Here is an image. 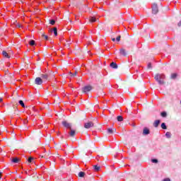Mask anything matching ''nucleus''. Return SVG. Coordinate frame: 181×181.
<instances>
[{
    "label": "nucleus",
    "mask_w": 181,
    "mask_h": 181,
    "mask_svg": "<svg viewBox=\"0 0 181 181\" xmlns=\"http://www.w3.org/2000/svg\"><path fill=\"white\" fill-rule=\"evenodd\" d=\"M154 78L160 86H163V84H165V81H163L165 78V74H157L155 75Z\"/></svg>",
    "instance_id": "1"
},
{
    "label": "nucleus",
    "mask_w": 181,
    "mask_h": 181,
    "mask_svg": "<svg viewBox=\"0 0 181 181\" xmlns=\"http://www.w3.org/2000/svg\"><path fill=\"white\" fill-rule=\"evenodd\" d=\"M158 12H159V8H158V4L154 3L152 5V13H153V15H156V13H158Z\"/></svg>",
    "instance_id": "2"
},
{
    "label": "nucleus",
    "mask_w": 181,
    "mask_h": 181,
    "mask_svg": "<svg viewBox=\"0 0 181 181\" xmlns=\"http://www.w3.org/2000/svg\"><path fill=\"white\" fill-rule=\"evenodd\" d=\"M93 90V86H86L82 88L83 93H85V94H87V93H90V90Z\"/></svg>",
    "instance_id": "3"
},
{
    "label": "nucleus",
    "mask_w": 181,
    "mask_h": 181,
    "mask_svg": "<svg viewBox=\"0 0 181 181\" xmlns=\"http://www.w3.org/2000/svg\"><path fill=\"white\" fill-rule=\"evenodd\" d=\"M62 125L65 128H67L68 129H71V123H69L66 121H63L62 122Z\"/></svg>",
    "instance_id": "4"
},
{
    "label": "nucleus",
    "mask_w": 181,
    "mask_h": 181,
    "mask_svg": "<svg viewBox=\"0 0 181 181\" xmlns=\"http://www.w3.org/2000/svg\"><path fill=\"white\" fill-rule=\"evenodd\" d=\"M84 127H85V128H86V129L93 128V127H94V123H93L92 122H88L85 123Z\"/></svg>",
    "instance_id": "5"
},
{
    "label": "nucleus",
    "mask_w": 181,
    "mask_h": 181,
    "mask_svg": "<svg viewBox=\"0 0 181 181\" xmlns=\"http://www.w3.org/2000/svg\"><path fill=\"white\" fill-rule=\"evenodd\" d=\"M35 83L37 86H40V85H42L43 83V80H42V78L37 77V78H35Z\"/></svg>",
    "instance_id": "6"
},
{
    "label": "nucleus",
    "mask_w": 181,
    "mask_h": 181,
    "mask_svg": "<svg viewBox=\"0 0 181 181\" xmlns=\"http://www.w3.org/2000/svg\"><path fill=\"white\" fill-rule=\"evenodd\" d=\"M149 134H151L149 129H148V127H144L143 129V135H149Z\"/></svg>",
    "instance_id": "7"
},
{
    "label": "nucleus",
    "mask_w": 181,
    "mask_h": 181,
    "mask_svg": "<svg viewBox=\"0 0 181 181\" xmlns=\"http://www.w3.org/2000/svg\"><path fill=\"white\" fill-rule=\"evenodd\" d=\"M159 124H160V120L157 119L153 122V127L155 128H158V127H159Z\"/></svg>",
    "instance_id": "8"
},
{
    "label": "nucleus",
    "mask_w": 181,
    "mask_h": 181,
    "mask_svg": "<svg viewBox=\"0 0 181 181\" xmlns=\"http://www.w3.org/2000/svg\"><path fill=\"white\" fill-rule=\"evenodd\" d=\"M119 53H120V54H122V56H127V51H126L125 49H124V48L120 49Z\"/></svg>",
    "instance_id": "9"
},
{
    "label": "nucleus",
    "mask_w": 181,
    "mask_h": 181,
    "mask_svg": "<svg viewBox=\"0 0 181 181\" xmlns=\"http://www.w3.org/2000/svg\"><path fill=\"white\" fill-rule=\"evenodd\" d=\"M69 129L70 132H69V134L70 135V136H74V135H76V130L71 129V128Z\"/></svg>",
    "instance_id": "10"
},
{
    "label": "nucleus",
    "mask_w": 181,
    "mask_h": 181,
    "mask_svg": "<svg viewBox=\"0 0 181 181\" xmlns=\"http://www.w3.org/2000/svg\"><path fill=\"white\" fill-rule=\"evenodd\" d=\"M41 78H42L43 80H49V75L47 74H42V75H41Z\"/></svg>",
    "instance_id": "11"
},
{
    "label": "nucleus",
    "mask_w": 181,
    "mask_h": 181,
    "mask_svg": "<svg viewBox=\"0 0 181 181\" xmlns=\"http://www.w3.org/2000/svg\"><path fill=\"white\" fill-rule=\"evenodd\" d=\"M110 67H112V69H118V65L115 62H112L110 64Z\"/></svg>",
    "instance_id": "12"
},
{
    "label": "nucleus",
    "mask_w": 181,
    "mask_h": 181,
    "mask_svg": "<svg viewBox=\"0 0 181 181\" xmlns=\"http://www.w3.org/2000/svg\"><path fill=\"white\" fill-rule=\"evenodd\" d=\"M2 54L4 57H6V59H10V57H11V56H9V54H8V52H6V51H3Z\"/></svg>",
    "instance_id": "13"
},
{
    "label": "nucleus",
    "mask_w": 181,
    "mask_h": 181,
    "mask_svg": "<svg viewBox=\"0 0 181 181\" xmlns=\"http://www.w3.org/2000/svg\"><path fill=\"white\" fill-rule=\"evenodd\" d=\"M93 169L95 172H99V170L101 169V167L98 165H93Z\"/></svg>",
    "instance_id": "14"
},
{
    "label": "nucleus",
    "mask_w": 181,
    "mask_h": 181,
    "mask_svg": "<svg viewBox=\"0 0 181 181\" xmlns=\"http://www.w3.org/2000/svg\"><path fill=\"white\" fill-rule=\"evenodd\" d=\"M114 131H115V129H107V134H109L110 135L114 134Z\"/></svg>",
    "instance_id": "15"
},
{
    "label": "nucleus",
    "mask_w": 181,
    "mask_h": 181,
    "mask_svg": "<svg viewBox=\"0 0 181 181\" xmlns=\"http://www.w3.org/2000/svg\"><path fill=\"white\" fill-rule=\"evenodd\" d=\"M165 136H166V138H168V139H170V138H172V134H170V132H167L165 133Z\"/></svg>",
    "instance_id": "16"
},
{
    "label": "nucleus",
    "mask_w": 181,
    "mask_h": 181,
    "mask_svg": "<svg viewBox=\"0 0 181 181\" xmlns=\"http://www.w3.org/2000/svg\"><path fill=\"white\" fill-rule=\"evenodd\" d=\"M160 115L163 117V118H166V117H168V113L166 112H162Z\"/></svg>",
    "instance_id": "17"
},
{
    "label": "nucleus",
    "mask_w": 181,
    "mask_h": 181,
    "mask_svg": "<svg viewBox=\"0 0 181 181\" xmlns=\"http://www.w3.org/2000/svg\"><path fill=\"white\" fill-rule=\"evenodd\" d=\"M11 162H13V163H18V162H19V158H14L11 160Z\"/></svg>",
    "instance_id": "18"
},
{
    "label": "nucleus",
    "mask_w": 181,
    "mask_h": 181,
    "mask_svg": "<svg viewBox=\"0 0 181 181\" xmlns=\"http://www.w3.org/2000/svg\"><path fill=\"white\" fill-rule=\"evenodd\" d=\"M89 21L90 22H92V23L97 22V19L95 18V17H90Z\"/></svg>",
    "instance_id": "19"
},
{
    "label": "nucleus",
    "mask_w": 181,
    "mask_h": 181,
    "mask_svg": "<svg viewBox=\"0 0 181 181\" xmlns=\"http://www.w3.org/2000/svg\"><path fill=\"white\" fill-rule=\"evenodd\" d=\"M86 175V173H84V172H83V171H81V172H79V173H78V177H84V175Z\"/></svg>",
    "instance_id": "20"
},
{
    "label": "nucleus",
    "mask_w": 181,
    "mask_h": 181,
    "mask_svg": "<svg viewBox=\"0 0 181 181\" xmlns=\"http://www.w3.org/2000/svg\"><path fill=\"white\" fill-rule=\"evenodd\" d=\"M176 77H177V74H172L170 78H172L173 80H175V78H176Z\"/></svg>",
    "instance_id": "21"
},
{
    "label": "nucleus",
    "mask_w": 181,
    "mask_h": 181,
    "mask_svg": "<svg viewBox=\"0 0 181 181\" xmlns=\"http://www.w3.org/2000/svg\"><path fill=\"white\" fill-rule=\"evenodd\" d=\"M18 104H20L23 108H25V103H23V100H19Z\"/></svg>",
    "instance_id": "22"
},
{
    "label": "nucleus",
    "mask_w": 181,
    "mask_h": 181,
    "mask_svg": "<svg viewBox=\"0 0 181 181\" xmlns=\"http://www.w3.org/2000/svg\"><path fill=\"white\" fill-rule=\"evenodd\" d=\"M117 121H119V122L124 121V117H122V116H117Z\"/></svg>",
    "instance_id": "23"
},
{
    "label": "nucleus",
    "mask_w": 181,
    "mask_h": 181,
    "mask_svg": "<svg viewBox=\"0 0 181 181\" xmlns=\"http://www.w3.org/2000/svg\"><path fill=\"white\" fill-rule=\"evenodd\" d=\"M161 128H162V129H168V127H166L165 123H162L161 124Z\"/></svg>",
    "instance_id": "24"
},
{
    "label": "nucleus",
    "mask_w": 181,
    "mask_h": 181,
    "mask_svg": "<svg viewBox=\"0 0 181 181\" xmlns=\"http://www.w3.org/2000/svg\"><path fill=\"white\" fill-rule=\"evenodd\" d=\"M35 42L33 40H30L29 45L30 46H35Z\"/></svg>",
    "instance_id": "25"
},
{
    "label": "nucleus",
    "mask_w": 181,
    "mask_h": 181,
    "mask_svg": "<svg viewBox=\"0 0 181 181\" xmlns=\"http://www.w3.org/2000/svg\"><path fill=\"white\" fill-rule=\"evenodd\" d=\"M69 74L71 75V77H76V76H77V71H75L74 74L71 72H69Z\"/></svg>",
    "instance_id": "26"
},
{
    "label": "nucleus",
    "mask_w": 181,
    "mask_h": 181,
    "mask_svg": "<svg viewBox=\"0 0 181 181\" xmlns=\"http://www.w3.org/2000/svg\"><path fill=\"white\" fill-rule=\"evenodd\" d=\"M54 36H57V28H54L53 29Z\"/></svg>",
    "instance_id": "27"
},
{
    "label": "nucleus",
    "mask_w": 181,
    "mask_h": 181,
    "mask_svg": "<svg viewBox=\"0 0 181 181\" xmlns=\"http://www.w3.org/2000/svg\"><path fill=\"white\" fill-rule=\"evenodd\" d=\"M28 162L29 163H33V162H34V161H33V157L28 158Z\"/></svg>",
    "instance_id": "28"
},
{
    "label": "nucleus",
    "mask_w": 181,
    "mask_h": 181,
    "mask_svg": "<svg viewBox=\"0 0 181 181\" xmlns=\"http://www.w3.org/2000/svg\"><path fill=\"white\" fill-rule=\"evenodd\" d=\"M151 162H152V163H158V159H156V158H153V159H151Z\"/></svg>",
    "instance_id": "29"
},
{
    "label": "nucleus",
    "mask_w": 181,
    "mask_h": 181,
    "mask_svg": "<svg viewBox=\"0 0 181 181\" xmlns=\"http://www.w3.org/2000/svg\"><path fill=\"white\" fill-rule=\"evenodd\" d=\"M49 23H50V25H54V23H56V21H54V20H49Z\"/></svg>",
    "instance_id": "30"
},
{
    "label": "nucleus",
    "mask_w": 181,
    "mask_h": 181,
    "mask_svg": "<svg viewBox=\"0 0 181 181\" xmlns=\"http://www.w3.org/2000/svg\"><path fill=\"white\" fill-rule=\"evenodd\" d=\"M42 37H45V39H46V40H47V39H49V37L45 34L42 35Z\"/></svg>",
    "instance_id": "31"
},
{
    "label": "nucleus",
    "mask_w": 181,
    "mask_h": 181,
    "mask_svg": "<svg viewBox=\"0 0 181 181\" xmlns=\"http://www.w3.org/2000/svg\"><path fill=\"white\" fill-rule=\"evenodd\" d=\"M116 40L117 42H119V40H121V35H119L118 37H117Z\"/></svg>",
    "instance_id": "32"
},
{
    "label": "nucleus",
    "mask_w": 181,
    "mask_h": 181,
    "mask_svg": "<svg viewBox=\"0 0 181 181\" xmlns=\"http://www.w3.org/2000/svg\"><path fill=\"white\" fill-rule=\"evenodd\" d=\"M147 67L148 69H152V64L148 63Z\"/></svg>",
    "instance_id": "33"
},
{
    "label": "nucleus",
    "mask_w": 181,
    "mask_h": 181,
    "mask_svg": "<svg viewBox=\"0 0 181 181\" xmlns=\"http://www.w3.org/2000/svg\"><path fill=\"white\" fill-rule=\"evenodd\" d=\"M163 181H170V180L169 178H165Z\"/></svg>",
    "instance_id": "34"
},
{
    "label": "nucleus",
    "mask_w": 181,
    "mask_h": 181,
    "mask_svg": "<svg viewBox=\"0 0 181 181\" xmlns=\"http://www.w3.org/2000/svg\"><path fill=\"white\" fill-rule=\"evenodd\" d=\"M0 179H2V173H0Z\"/></svg>",
    "instance_id": "35"
},
{
    "label": "nucleus",
    "mask_w": 181,
    "mask_h": 181,
    "mask_svg": "<svg viewBox=\"0 0 181 181\" xmlns=\"http://www.w3.org/2000/svg\"><path fill=\"white\" fill-rule=\"evenodd\" d=\"M2 101H3L2 98H0V103H2Z\"/></svg>",
    "instance_id": "36"
},
{
    "label": "nucleus",
    "mask_w": 181,
    "mask_h": 181,
    "mask_svg": "<svg viewBox=\"0 0 181 181\" xmlns=\"http://www.w3.org/2000/svg\"><path fill=\"white\" fill-rule=\"evenodd\" d=\"M112 42H115V38L112 39Z\"/></svg>",
    "instance_id": "37"
},
{
    "label": "nucleus",
    "mask_w": 181,
    "mask_h": 181,
    "mask_svg": "<svg viewBox=\"0 0 181 181\" xmlns=\"http://www.w3.org/2000/svg\"><path fill=\"white\" fill-rule=\"evenodd\" d=\"M24 122L25 124H28V120H25Z\"/></svg>",
    "instance_id": "38"
},
{
    "label": "nucleus",
    "mask_w": 181,
    "mask_h": 181,
    "mask_svg": "<svg viewBox=\"0 0 181 181\" xmlns=\"http://www.w3.org/2000/svg\"><path fill=\"white\" fill-rule=\"evenodd\" d=\"M17 26H18V28H22V26H21V25H17Z\"/></svg>",
    "instance_id": "39"
},
{
    "label": "nucleus",
    "mask_w": 181,
    "mask_h": 181,
    "mask_svg": "<svg viewBox=\"0 0 181 181\" xmlns=\"http://www.w3.org/2000/svg\"><path fill=\"white\" fill-rule=\"evenodd\" d=\"M42 158H45V156H42Z\"/></svg>",
    "instance_id": "40"
}]
</instances>
